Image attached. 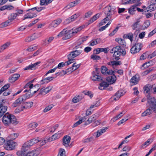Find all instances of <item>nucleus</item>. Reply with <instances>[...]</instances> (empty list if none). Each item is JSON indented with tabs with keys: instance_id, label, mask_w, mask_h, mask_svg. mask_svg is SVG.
I'll list each match as a JSON object with an SVG mask.
<instances>
[{
	"instance_id": "1",
	"label": "nucleus",
	"mask_w": 156,
	"mask_h": 156,
	"mask_svg": "<svg viewBox=\"0 0 156 156\" xmlns=\"http://www.w3.org/2000/svg\"><path fill=\"white\" fill-rule=\"evenodd\" d=\"M2 121L5 126H9L11 124L16 125L18 123L15 116L8 112L4 115L2 118Z\"/></svg>"
},
{
	"instance_id": "2",
	"label": "nucleus",
	"mask_w": 156,
	"mask_h": 156,
	"mask_svg": "<svg viewBox=\"0 0 156 156\" xmlns=\"http://www.w3.org/2000/svg\"><path fill=\"white\" fill-rule=\"evenodd\" d=\"M74 35L73 30L64 29L57 35L58 37H62L63 40H66L71 38Z\"/></svg>"
},
{
	"instance_id": "3",
	"label": "nucleus",
	"mask_w": 156,
	"mask_h": 156,
	"mask_svg": "<svg viewBox=\"0 0 156 156\" xmlns=\"http://www.w3.org/2000/svg\"><path fill=\"white\" fill-rule=\"evenodd\" d=\"M25 88H29L30 90L28 91V96L30 97L32 96L38 90L39 88L38 85L33 86V84H31V83L29 82L25 86Z\"/></svg>"
},
{
	"instance_id": "4",
	"label": "nucleus",
	"mask_w": 156,
	"mask_h": 156,
	"mask_svg": "<svg viewBox=\"0 0 156 156\" xmlns=\"http://www.w3.org/2000/svg\"><path fill=\"white\" fill-rule=\"evenodd\" d=\"M147 99L150 107L152 108L153 112L156 113V99L154 97L149 96Z\"/></svg>"
},
{
	"instance_id": "5",
	"label": "nucleus",
	"mask_w": 156,
	"mask_h": 156,
	"mask_svg": "<svg viewBox=\"0 0 156 156\" xmlns=\"http://www.w3.org/2000/svg\"><path fill=\"white\" fill-rule=\"evenodd\" d=\"M105 13L106 16L111 17L115 12V8L113 6L108 5L104 9Z\"/></svg>"
},
{
	"instance_id": "6",
	"label": "nucleus",
	"mask_w": 156,
	"mask_h": 156,
	"mask_svg": "<svg viewBox=\"0 0 156 156\" xmlns=\"http://www.w3.org/2000/svg\"><path fill=\"white\" fill-rule=\"evenodd\" d=\"M142 47L143 45L141 43L135 44L131 48V53L132 54H135L138 52Z\"/></svg>"
},
{
	"instance_id": "7",
	"label": "nucleus",
	"mask_w": 156,
	"mask_h": 156,
	"mask_svg": "<svg viewBox=\"0 0 156 156\" xmlns=\"http://www.w3.org/2000/svg\"><path fill=\"white\" fill-rule=\"evenodd\" d=\"M27 12H28L24 16L23 20L26 19H31L37 16L36 14L32 8L27 10Z\"/></svg>"
},
{
	"instance_id": "8",
	"label": "nucleus",
	"mask_w": 156,
	"mask_h": 156,
	"mask_svg": "<svg viewBox=\"0 0 156 156\" xmlns=\"http://www.w3.org/2000/svg\"><path fill=\"white\" fill-rule=\"evenodd\" d=\"M63 132L62 131H58L49 137L47 139V141L49 142H52L59 139L63 135Z\"/></svg>"
},
{
	"instance_id": "9",
	"label": "nucleus",
	"mask_w": 156,
	"mask_h": 156,
	"mask_svg": "<svg viewBox=\"0 0 156 156\" xmlns=\"http://www.w3.org/2000/svg\"><path fill=\"white\" fill-rule=\"evenodd\" d=\"M17 145L16 142L12 141H8L5 146V148L8 150H11L14 149Z\"/></svg>"
},
{
	"instance_id": "10",
	"label": "nucleus",
	"mask_w": 156,
	"mask_h": 156,
	"mask_svg": "<svg viewBox=\"0 0 156 156\" xmlns=\"http://www.w3.org/2000/svg\"><path fill=\"white\" fill-rule=\"evenodd\" d=\"M17 16V15L16 13H12L9 16V20L3 23V24H4L5 27L8 26L9 24L15 19Z\"/></svg>"
},
{
	"instance_id": "11",
	"label": "nucleus",
	"mask_w": 156,
	"mask_h": 156,
	"mask_svg": "<svg viewBox=\"0 0 156 156\" xmlns=\"http://www.w3.org/2000/svg\"><path fill=\"white\" fill-rule=\"evenodd\" d=\"M25 100V96H22L14 101L12 103V106L14 107L18 106L21 103L24 102Z\"/></svg>"
},
{
	"instance_id": "12",
	"label": "nucleus",
	"mask_w": 156,
	"mask_h": 156,
	"mask_svg": "<svg viewBox=\"0 0 156 156\" xmlns=\"http://www.w3.org/2000/svg\"><path fill=\"white\" fill-rule=\"evenodd\" d=\"M108 128V127H105L99 129L96 132H95L93 135L95 136L96 138H97L105 133Z\"/></svg>"
},
{
	"instance_id": "13",
	"label": "nucleus",
	"mask_w": 156,
	"mask_h": 156,
	"mask_svg": "<svg viewBox=\"0 0 156 156\" xmlns=\"http://www.w3.org/2000/svg\"><path fill=\"white\" fill-rule=\"evenodd\" d=\"M61 19H57L52 21L49 24V27L50 28H55L57 27L62 22Z\"/></svg>"
},
{
	"instance_id": "14",
	"label": "nucleus",
	"mask_w": 156,
	"mask_h": 156,
	"mask_svg": "<svg viewBox=\"0 0 156 156\" xmlns=\"http://www.w3.org/2000/svg\"><path fill=\"white\" fill-rule=\"evenodd\" d=\"M70 137L68 136H65L62 139V144L66 147L69 146L70 141Z\"/></svg>"
},
{
	"instance_id": "15",
	"label": "nucleus",
	"mask_w": 156,
	"mask_h": 156,
	"mask_svg": "<svg viewBox=\"0 0 156 156\" xmlns=\"http://www.w3.org/2000/svg\"><path fill=\"white\" fill-rule=\"evenodd\" d=\"M92 76L91 78L93 81H101L103 80V78H102L100 76L97 75L95 72L93 71L92 73Z\"/></svg>"
},
{
	"instance_id": "16",
	"label": "nucleus",
	"mask_w": 156,
	"mask_h": 156,
	"mask_svg": "<svg viewBox=\"0 0 156 156\" xmlns=\"http://www.w3.org/2000/svg\"><path fill=\"white\" fill-rule=\"evenodd\" d=\"M82 52V50H78L72 51L68 55L70 58L72 57L74 59V58L80 55Z\"/></svg>"
},
{
	"instance_id": "17",
	"label": "nucleus",
	"mask_w": 156,
	"mask_h": 156,
	"mask_svg": "<svg viewBox=\"0 0 156 156\" xmlns=\"http://www.w3.org/2000/svg\"><path fill=\"white\" fill-rule=\"evenodd\" d=\"M98 116L96 114H94L89 117L88 119L85 122V124L86 125H88L94 121L98 118Z\"/></svg>"
},
{
	"instance_id": "18",
	"label": "nucleus",
	"mask_w": 156,
	"mask_h": 156,
	"mask_svg": "<svg viewBox=\"0 0 156 156\" xmlns=\"http://www.w3.org/2000/svg\"><path fill=\"white\" fill-rule=\"evenodd\" d=\"M125 113V112L124 111L121 112L120 113L112 118L110 121V123H112L113 122H115L122 117Z\"/></svg>"
},
{
	"instance_id": "19",
	"label": "nucleus",
	"mask_w": 156,
	"mask_h": 156,
	"mask_svg": "<svg viewBox=\"0 0 156 156\" xmlns=\"http://www.w3.org/2000/svg\"><path fill=\"white\" fill-rule=\"evenodd\" d=\"M140 4H134L131 6L128 9V12L131 15H133L135 14V12L137 9V6L139 5Z\"/></svg>"
},
{
	"instance_id": "20",
	"label": "nucleus",
	"mask_w": 156,
	"mask_h": 156,
	"mask_svg": "<svg viewBox=\"0 0 156 156\" xmlns=\"http://www.w3.org/2000/svg\"><path fill=\"white\" fill-rule=\"evenodd\" d=\"M125 94V92L122 90L118 91L115 94V96L113 97V98L115 101L117 100L121 96Z\"/></svg>"
},
{
	"instance_id": "21",
	"label": "nucleus",
	"mask_w": 156,
	"mask_h": 156,
	"mask_svg": "<svg viewBox=\"0 0 156 156\" xmlns=\"http://www.w3.org/2000/svg\"><path fill=\"white\" fill-rule=\"evenodd\" d=\"M139 76L138 75L133 76L130 80V83L132 85L137 84L139 82Z\"/></svg>"
},
{
	"instance_id": "22",
	"label": "nucleus",
	"mask_w": 156,
	"mask_h": 156,
	"mask_svg": "<svg viewBox=\"0 0 156 156\" xmlns=\"http://www.w3.org/2000/svg\"><path fill=\"white\" fill-rule=\"evenodd\" d=\"M80 0H76L73 2H71L69 5L65 6V8L67 9H69L70 8L74 7L80 3Z\"/></svg>"
},
{
	"instance_id": "23",
	"label": "nucleus",
	"mask_w": 156,
	"mask_h": 156,
	"mask_svg": "<svg viewBox=\"0 0 156 156\" xmlns=\"http://www.w3.org/2000/svg\"><path fill=\"white\" fill-rule=\"evenodd\" d=\"M153 112L152 108L150 107L141 114V116L143 117L149 115L152 113Z\"/></svg>"
},
{
	"instance_id": "24",
	"label": "nucleus",
	"mask_w": 156,
	"mask_h": 156,
	"mask_svg": "<svg viewBox=\"0 0 156 156\" xmlns=\"http://www.w3.org/2000/svg\"><path fill=\"white\" fill-rule=\"evenodd\" d=\"M11 44L10 41H7L0 47V52H3L5 50L9 47Z\"/></svg>"
},
{
	"instance_id": "25",
	"label": "nucleus",
	"mask_w": 156,
	"mask_h": 156,
	"mask_svg": "<svg viewBox=\"0 0 156 156\" xmlns=\"http://www.w3.org/2000/svg\"><path fill=\"white\" fill-rule=\"evenodd\" d=\"M107 81L110 84H112L114 83L116 80V77L114 74L112 76H109L106 78Z\"/></svg>"
},
{
	"instance_id": "26",
	"label": "nucleus",
	"mask_w": 156,
	"mask_h": 156,
	"mask_svg": "<svg viewBox=\"0 0 156 156\" xmlns=\"http://www.w3.org/2000/svg\"><path fill=\"white\" fill-rule=\"evenodd\" d=\"M20 75L19 74H15L12 75L9 78V81L10 83L14 82L20 77Z\"/></svg>"
},
{
	"instance_id": "27",
	"label": "nucleus",
	"mask_w": 156,
	"mask_h": 156,
	"mask_svg": "<svg viewBox=\"0 0 156 156\" xmlns=\"http://www.w3.org/2000/svg\"><path fill=\"white\" fill-rule=\"evenodd\" d=\"M117 51L115 54L113 55V57L116 60H119L120 59L119 56L121 55V48L119 46V48L117 50Z\"/></svg>"
},
{
	"instance_id": "28",
	"label": "nucleus",
	"mask_w": 156,
	"mask_h": 156,
	"mask_svg": "<svg viewBox=\"0 0 156 156\" xmlns=\"http://www.w3.org/2000/svg\"><path fill=\"white\" fill-rule=\"evenodd\" d=\"M1 103L2 104L0 105V118L2 117L6 111L7 108V106L2 105V102H1Z\"/></svg>"
},
{
	"instance_id": "29",
	"label": "nucleus",
	"mask_w": 156,
	"mask_h": 156,
	"mask_svg": "<svg viewBox=\"0 0 156 156\" xmlns=\"http://www.w3.org/2000/svg\"><path fill=\"white\" fill-rule=\"evenodd\" d=\"M52 87L51 86H49L45 88H42L40 90V93L43 95L45 94L50 91Z\"/></svg>"
},
{
	"instance_id": "30",
	"label": "nucleus",
	"mask_w": 156,
	"mask_h": 156,
	"mask_svg": "<svg viewBox=\"0 0 156 156\" xmlns=\"http://www.w3.org/2000/svg\"><path fill=\"white\" fill-rule=\"evenodd\" d=\"M86 119L85 117H81L78 121L75 122L73 125L72 127L73 128L77 127L78 126L81 124L82 122L84 121Z\"/></svg>"
},
{
	"instance_id": "31",
	"label": "nucleus",
	"mask_w": 156,
	"mask_h": 156,
	"mask_svg": "<svg viewBox=\"0 0 156 156\" xmlns=\"http://www.w3.org/2000/svg\"><path fill=\"white\" fill-rule=\"evenodd\" d=\"M39 153L36 150H33L29 151L26 154V156H38Z\"/></svg>"
},
{
	"instance_id": "32",
	"label": "nucleus",
	"mask_w": 156,
	"mask_h": 156,
	"mask_svg": "<svg viewBox=\"0 0 156 156\" xmlns=\"http://www.w3.org/2000/svg\"><path fill=\"white\" fill-rule=\"evenodd\" d=\"M53 77H49L43 79L41 81V83L43 84L47 83L50 82L53 79Z\"/></svg>"
},
{
	"instance_id": "33",
	"label": "nucleus",
	"mask_w": 156,
	"mask_h": 156,
	"mask_svg": "<svg viewBox=\"0 0 156 156\" xmlns=\"http://www.w3.org/2000/svg\"><path fill=\"white\" fill-rule=\"evenodd\" d=\"M108 85V84L107 83L103 82L100 83L98 88L100 90H103L107 87Z\"/></svg>"
},
{
	"instance_id": "34",
	"label": "nucleus",
	"mask_w": 156,
	"mask_h": 156,
	"mask_svg": "<svg viewBox=\"0 0 156 156\" xmlns=\"http://www.w3.org/2000/svg\"><path fill=\"white\" fill-rule=\"evenodd\" d=\"M133 134L132 133L131 134L129 135V136H127L126 137H125L124 138V140H122V141L121 143L119 145V146L118 147V148H119L121 147V146L124 144L125 143H128L129 141L128 140H127V139L129 138L130 137L132 136L133 135Z\"/></svg>"
},
{
	"instance_id": "35",
	"label": "nucleus",
	"mask_w": 156,
	"mask_h": 156,
	"mask_svg": "<svg viewBox=\"0 0 156 156\" xmlns=\"http://www.w3.org/2000/svg\"><path fill=\"white\" fill-rule=\"evenodd\" d=\"M34 144L32 140L25 143L22 146V148H26L33 146Z\"/></svg>"
},
{
	"instance_id": "36",
	"label": "nucleus",
	"mask_w": 156,
	"mask_h": 156,
	"mask_svg": "<svg viewBox=\"0 0 156 156\" xmlns=\"http://www.w3.org/2000/svg\"><path fill=\"white\" fill-rule=\"evenodd\" d=\"M149 52L147 51L143 54L140 56V59L141 60H144L146 58L149 59Z\"/></svg>"
},
{
	"instance_id": "37",
	"label": "nucleus",
	"mask_w": 156,
	"mask_h": 156,
	"mask_svg": "<svg viewBox=\"0 0 156 156\" xmlns=\"http://www.w3.org/2000/svg\"><path fill=\"white\" fill-rule=\"evenodd\" d=\"M85 26L84 25H83L77 28L72 29V30H73V32L74 35H75L78 32L81 30Z\"/></svg>"
},
{
	"instance_id": "38",
	"label": "nucleus",
	"mask_w": 156,
	"mask_h": 156,
	"mask_svg": "<svg viewBox=\"0 0 156 156\" xmlns=\"http://www.w3.org/2000/svg\"><path fill=\"white\" fill-rule=\"evenodd\" d=\"M101 40L100 38H97L92 40L90 43V46H93L99 43Z\"/></svg>"
},
{
	"instance_id": "39",
	"label": "nucleus",
	"mask_w": 156,
	"mask_h": 156,
	"mask_svg": "<svg viewBox=\"0 0 156 156\" xmlns=\"http://www.w3.org/2000/svg\"><path fill=\"white\" fill-rule=\"evenodd\" d=\"M150 24V22L149 20H147L145 21L142 26V29L143 30H145L147 29L149 27Z\"/></svg>"
},
{
	"instance_id": "40",
	"label": "nucleus",
	"mask_w": 156,
	"mask_h": 156,
	"mask_svg": "<svg viewBox=\"0 0 156 156\" xmlns=\"http://www.w3.org/2000/svg\"><path fill=\"white\" fill-rule=\"evenodd\" d=\"M100 16V14L98 13L94 15L92 18H91L89 21L90 23H91L96 20Z\"/></svg>"
},
{
	"instance_id": "41",
	"label": "nucleus",
	"mask_w": 156,
	"mask_h": 156,
	"mask_svg": "<svg viewBox=\"0 0 156 156\" xmlns=\"http://www.w3.org/2000/svg\"><path fill=\"white\" fill-rule=\"evenodd\" d=\"M122 63L120 61H111L108 63V64L109 65L114 66H118L120 65Z\"/></svg>"
},
{
	"instance_id": "42",
	"label": "nucleus",
	"mask_w": 156,
	"mask_h": 156,
	"mask_svg": "<svg viewBox=\"0 0 156 156\" xmlns=\"http://www.w3.org/2000/svg\"><path fill=\"white\" fill-rule=\"evenodd\" d=\"M152 142V140L150 139L145 142L143 144H142L140 147L142 148H144L148 146Z\"/></svg>"
},
{
	"instance_id": "43",
	"label": "nucleus",
	"mask_w": 156,
	"mask_h": 156,
	"mask_svg": "<svg viewBox=\"0 0 156 156\" xmlns=\"http://www.w3.org/2000/svg\"><path fill=\"white\" fill-rule=\"evenodd\" d=\"M152 88V86L150 84H147L144 88L145 91L146 93H149Z\"/></svg>"
},
{
	"instance_id": "44",
	"label": "nucleus",
	"mask_w": 156,
	"mask_h": 156,
	"mask_svg": "<svg viewBox=\"0 0 156 156\" xmlns=\"http://www.w3.org/2000/svg\"><path fill=\"white\" fill-rule=\"evenodd\" d=\"M111 17L107 16L102 21L99 23V26H101L106 23L110 19Z\"/></svg>"
},
{
	"instance_id": "45",
	"label": "nucleus",
	"mask_w": 156,
	"mask_h": 156,
	"mask_svg": "<svg viewBox=\"0 0 156 156\" xmlns=\"http://www.w3.org/2000/svg\"><path fill=\"white\" fill-rule=\"evenodd\" d=\"M38 126L37 123L34 122L30 123L28 126V128L30 129H34Z\"/></svg>"
},
{
	"instance_id": "46",
	"label": "nucleus",
	"mask_w": 156,
	"mask_h": 156,
	"mask_svg": "<svg viewBox=\"0 0 156 156\" xmlns=\"http://www.w3.org/2000/svg\"><path fill=\"white\" fill-rule=\"evenodd\" d=\"M58 127V124L55 125L53 126L50 127L49 128V131L50 133H53L55 131L56 129Z\"/></svg>"
},
{
	"instance_id": "47",
	"label": "nucleus",
	"mask_w": 156,
	"mask_h": 156,
	"mask_svg": "<svg viewBox=\"0 0 156 156\" xmlns=\"http://www.w3.org/2000/svg\"><path fill=\"white\" fill-rule=\"evenodd\" d=\"M66 152L65 150L62 148H60L59 150L58 156H66Z\"/></svg>"
},
{
	"instance_id": "48",
	"label": "nucleus",
	"mask_w": 156,
	"mask_h": 156,
	"mask_svg": "<svg viewBox=\"0 0 156 156\" xmlns=\"http://www.w3.org/2000/svg\"><path fill=\"white\" fill-rule=\"evenodd\" d=\"M54 107L53 104L47 106L43 110V112L44 113L46 112L50 111Z\"/></svg>"
},
{
	"instance_id": "49",
	"label": "nucleus",
	"mask_w": 156,
	"mask_h": 156,
	"mask_svg": "<svg viewBox=\"0 0 156 156\" xmlns=\"http://www.w3.org/2000/svg\"><path fill=\"white\" fill-rule=\"evenodd\" d=\"M34 12L36 10L38 12H40L42 10L44 9H45L44 7H36L32 8Z\"/></svg>"
},
{
	"instance_id": "50",
	"label": "nucleus",
	"mask_w": 156,
	"mask_h": 156,
	"mask_svg": "<svg viewBox=\"0 0 156 156\" xmlns=\"http://www.w3.org/2000/svg\"><path fill=\"white\" fill-rule=\"evenodd\" d=\"M87 36H85L80 38L78 41V44H82L83 42L85 41L87 39Z\"/></svg>"
},
{
	"instance_id": "51",
	"label": "nucleus",
	"mask_w": 156,
	"mask_h": 156,
	"mask_svg": "<svg viewBox=\"0 0 156 156\" xmlns=\"http://www.w3.org/2000/svg\"><path fill=\"white\" fill-rule=\"evenodd\" d=\"M140 21L138 20L136 22H135L132 26V28L133 30H135L140 25Z\"/></svg>"
},
{
	"instance_id": "52",
	"label": "nucleus",
	"mask_w": 156,
	"mask_h": 156,
	"mask_svg": "<svg viewBox=\"0 0 156 156\" xmlns=\"http://www.w3.org/2000/svg\"><path fill=\"white\" fill-rule=\"evenodd\" d=\"M115 41L121 45H125V42L123 39L121 38H116L115 39Z\"/></svg>"
},
{
	"instance_id": "53",
	"label": "nucleus",
	"mask_w": 156,
	"mask_h": 156,
	"mask_svg": "<svg viewBox=\"0 0 156 156\" xmlns=\"http://www.w3.org/2000/svg\"><path fill=\"white\" fill-rule=\"evenodd\" d=\"M80 15V14L79 13H77L75 14L72 15L70 17V18L71 21L72 22L75 20Z\"/></svg>"
},
{
	"instance_id": "54",
	"label": "nucleus",
	"mask_w": 156,
	"mask_h": 156,
	"mask_svg": "<svg viewBox=\"0 0 156 156\" xmlns=\"http://www.w3.org/2000/svg\"><path fill=\"white\" fill-rule=\"evenodd\" d=\"M100 105V101L99 100L93 103L91 105L90 108H92L98 106Z\"/></svg>"
},
{
	"instance_id": "55",
	"label": "nucleus",
	"mask_w": 156,
	"mask_h": 156,
	"mask_svg": "<svg viewBox=\"0 0 156 156\" xmlns=\"http://www.w3.org/2000/svg\"><path fill=\"white\" fill-rule=\"evenodd\" d=\"M111 23V21H109L107 24H106L105 26H103L101 28H100L98 30L99 31H102L104 30H105L106 28L108 27L109 25Z\"/></svg>"
},
{
	"instance_id": "56",
	"label": "nucleus",
	"mask_w": 156,
	"mask_h": 156,
	"mask_svg": "<svg viewBox=\"0 0 156 156\" xmlns=\"http://www.w3.org/2000/svg\"><path fill=\"white\" fill-rule=\"evenodd\" d=\"M37 48V46L32 45L28 48L27 49V51H32L36 50Z\"/></svg>"
},
{
	"instance_id": "57",
	"label": "nucleus",
	"mask_w": 156,
	"mask_h": 156,
	"mask_svg": "<svg viewBox=\"0 0 156 156\" xmlns=\"http://www.w3.org/2000/svg\"><path fill=\"white\" fill-rule=\"evenodd\" d=\"M16 154L19 156H26V154L25 153V151L23 150L17 151L16 152Z\"/></svg>"
},
{
	"instance_id": "58",
	"label": "nucleus",
	"mask_w": 156,
	"mask_h": 156,
	"mask_svg": "<svg viewBox=\"0 0 156 156\" xmlns=\"http://www.w3.org/2000/svg\"><path fill=\"white\" fill-rule=\"evenodd\" d=\"M54 39V37H51L48 39L47 40L45 39L44 41V42L45 44V45L48 44L52 41Z\"/></svg>"
},
{
	"instance_id": "59",
	"label": "nucleus",
	"mask_w": 156,
	"mask_h": 156,
	"mask_svg": "<svg viewBox=\"0 0 156 156\" xmlns=\"http://www.w3.org/2000/svg\"><path fill=\"white\" fill-rule=\"evenodd\" d=\"M67 57L69 60L66 62L65 63H66V64L68 65L73 62L74 59L72 57L70 58L69 57V55H68Z\"/></svg>"
},
{
	"instance_id": "60",
	"label": "nucleus",
	"mask_w": 156,
	"mask_h": 156,
	"mask_svg": "<svg viewBox=\"0 0 156 156\" xmlns=\"http://www.w3.org/2000/svg\"><path fill=\"white\" fill-rule=\"evenodd\" d=\"M18 134L16 133H12L10 135V138L11 139L14 140L18 136Z\"/></svg>"
},
{
	"instance_id": "61",
	"label": "nucleus",
	"mask_w": 156,
	"mask_h": 156,
	"mask_svg": "<svg viewBox=\"0 0 156 156\" xmlns=\"http://www.w3.org/2000/svg\"><path fill=\"white\" fill-rule=\"evenodd\" d=\"M119 48V46H117L115 47H113L110 51V53H114L115 54V53L117 51V50Z\"/></svg>"
},
{
	"instance_id": "62",
	"label": "nucleus",
	"mask_w": 156,
	"mask_h": 156,
	"mask_svg": "<svg viewBox=\"0 0 156 156\" xmlns=\"http://www.w3.org/2000/svg\"><path fill=\"white\" fill-rule=\"evenodd\" d=\"M26 108L29 109L33 105V103L32 102H27L25 103Z\"/></svg>"
},
{
	"instance_id": "63",
	"label": "nucleus",
	"mask_w": 156,
	"mask_h": 156,
	"mask_svg": "<svg viewBox=\"0 0 156 156\" xmlns=\"http://www.w3.org/2000/svg\"><path fill=\"white\" fill-rule=\"evenodd\" d=\"M79 98L80 96H79L74 97L72 100V102L74 103H76L78 102L80 100V99Z\"/></svg>"
},
{
	"instance_id": "64",
	"label": "nucleus",
	"mask_w": 156,
	"mask_h": 156,
	"mask_svg": "<svg viewBox=\"0 0 156 156\" xmlns=\"http://www.w3.org/2000/svg\"><path fill=\"white\" fill-rule=\"evenodd\" d=\"M33 143L34 144H36L39 141H41V139L39 138V137H37V138H35L32 139Z\"/></svg>"
}]
</instances>
